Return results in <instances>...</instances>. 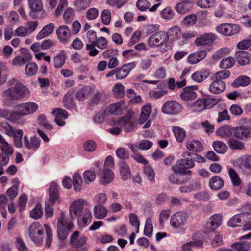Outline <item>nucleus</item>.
Masks as SVG:
<instances>
[{
  "label": "nucleus",
  "instance_id": "obj_1",
  "mask_svg": "<svg viewBox=\"0 0 251 251\" xmlns=\"http://www.w3.org/2000/svg\"><path fill=\"white\" fill-rule=\"evenodd\" d=\"M9 88L4 91L3 98L8 100H16L23 98L29 93V90L16 79L8 82Z\"/></svg>",
  "mask_w": 251,
  "mask_h": 251
},
{
  "label": "nucleus",
  "instance_id": "obj_2",
  "mask_svg": "<svg viewBox=\"0 0 251 251\" xmlns=\"http://www.w3.org/2000/svg\"><path fill=\"white\" fill-rule=\"evenodd\" d=\"M57 234L60 240L66 238L69 232L73 228V223L66 218L63 212H61L60 218L57 222Z\"/></svg>",
  "mask_w": 251,
  "mask_h": 251
},
{
  "label": "nucleus",
  "instance_id": "obj_3",
  "mask_svg": "<svg viewBox=\"0 0 251 251\" xmlns=\"http://www.w3.org/2000/svg\"><path fill=\"white\" fill-rule=\"evenodd\" d=\"M226 138L234 137L241 140L251 138V128L245 126L231 127L226 126Z\"/></svg>",
  "mask_w": 251,
  "mask_h": 251
},
{
  "label": "nucleus",
  "instance_id": "obj_4",
  "mask_svg": "<svg viewBox=\"0 0 251 251\" xmlns=\"http://www.w3.org/2000/svg\"><path fill=\"white\" fill-rule=\"evenodd\" d=\"M195 163L191 158L181 159L176 161L175 166L172 167L173 171L176 174L191 175L192 172L187 169L192 168Z\"/></svg>",
  "mask_w": 251,
  "mask_h": 251
},
{
  "label": "nucleus",
  "instance_id": "obj_5",
  "mask_svg": "<svg viewBox=\"0 0 251 251\" xmlns=\"http://www.w3.org/2000/svg\"><path fill=\"white\" fill-rule=\"evenodd\" d=\"M133 112L129 111L118 120V124L123 127L126 132H131L134 130L137 125L136 119L133 118Z\"/></svg>",
  "mask_w": 251,
  "mask_h": 251
},
{
  "label": "nucleus",
  "instance_id": "obj_6",
  "mask_svg": "<svg viewBox=\"0 0 251 251\" xmlns=\"http://www.w3.org/2000/svg\"><path fill=\"white\" fill-rule=\"evenodd\" d=\"M28 234L31 240L36 244L43 242L44 229L38 222H34L30 226Z\"/></svg>",
  "mask_w": 251,
  "mask_h": 251
},
{
  "label": "nucleus",
  "instance_id": "obj_7",
  "mask_svg": "<svg viewBox=\"0 0 251 251\" xmlns=\"http://www.w3.org/2000/svg\"><path fill=\"white\" fill-rule=\"evenodd\" d=\"M169 39L168 33L159 31L151 35L148 39V45L152 48L158 47L166 44Z\"/></svg>",
  "mask_w": 251,
  "mask_h": 251
},
{
  "label": "nucleus",
  "instance_id": "obj_8",
  "mask_svg": "<svg viewBox=\"0 0 251 251\" xmlns=\"http://www.w3.org/2000/svg\"><path fill=\"white\" fill-rule=\"evenodd\" d=\"M188 216L186 212L178 211L174 214L170 218V224L174 228H181L186 224Z\"/></svg>",
  "mask_w": 251,
  "mask_h": 251
},
{
  "label": "nucleus",
  "instance_id": "obj_9",
  "mask_svg": "<svg viewBox=\"0 0 251 251\" xmlns=\"http://www.w3.org/2000/svg\"><path fill=\"white\" fill-rule=\"evenodd\" d=\"M183 109L182 105L175 101L165 102L161 108L162 112L166 114L176 115L180 113Z\"/></svg>",
  "mask_w": 251,
  "mask_h": 251
},
{
  "label": "nucleus",
  "instance_id": "obj_10",
  "mask_svg": "<svg viewBox=\"0 0 251 251\" xmlns=\"http://www.w3.org/2000/svg\"><path fill=\"white\" fill-rule=\"evenodd\" d=\"M216 30L223 35L232 36L239 33L240 28L238 25L235 24L224 23L219 25L216 27Z\"/></svg>",
  "mask_w": 251,
  "mask_h": 251
},
{
  "label": "nucleus",
  "instance_id": "obj_11",
  "mask_svg": "<svg viewBox=\"0 0 251 251\" xmlns=\"http://www.w3.org/2000/svg\"><path fill=\"white\" fill-rule=\"evenodd\" d=\"M135 66L136 64L134 62L125 64L119 69L111 71V76L115 75L117 79H124L128 75L131 70L135 67Z\"/></svg>",
  "mask_w": 251,
  "mask_h": 251
},
{
  "label": "nucleus",
  "instance_id": "obj_12",
  "mask_svg": "<svg viewBox=\"0 0 251 251\" xmlns=\"http://www.w3.org/2000/svg\"><path fill=\"white\" fill-rule=\"evenodd\" d=\"M85 201L82 199H78L74 201L69 207V214L72 219H75L80 214L84 208Z\"/></svg>",
  "mask_w": 251,
  "mask_h": 251
},
{
  "label": "nucleus",
  "instance_id": "obj_13",
  "mask_svg": "<svg viewBox=\"0 0 251 251\" xmlns=\"http://www.w3.org/2000/svg\"><path fill=\"white\" fill-rule=\"evenodd\" d=\"M100 182L103 185H106L110 182V156L106 157L103 169L99 173Z\"/></svg>",
  "mask_w": 251,
  "mask_h": 251
},
{
  "label": "nucleus",
  "instance_id": "obj_14",
  "mask_svg": "<svg viewBox=\"0 0 251 251\" xmlns=\"http://www.w3.org/2000/svg\"><path fill=\"white\" fill-rule=\"evenodd\" d=\"M38 105L34 102H30L18 105L16 108L20 110L19 114L24 116L35 112L38 109Z\"/></svg>",
  "mask_w": 251,
  "mask_h": 251
},
{
  "label": "nucleus",
  "instance_id": "obj_15",
  "mask_svg": "<svg viewBox=\"0 0 251 251\" xmlns=\"http://www.w3.org/2000/svg\"><path fill=\"white\" fill-rule=\"evenodd\" d=\"M216 37L212 33H207L197 38L195 40V44L197 46H211L213 44Z\"/></svg>",
  "mask_w": 251,
  "mask_h": 251
},
{
  "label": "nucleus",
  "instance_id": "obj_16",
  "mask_svg": "<svg viewBox=\"0 0 251 251\" xmlns=\"http://www.w3.org/2000/svg\"><path fill=\"white\" fill-rule=\"evenodd\" d=\"M121 179L126 181L131 177V172L129 166L123 160H120L118 163Z\"/></svg>",
  "mask_w": 251,
  "mask_h": 251
},
{
  "label": "nucleus",
  "instance_id": "obj_17",
  "mask_svg": "<svg viewBox=\"0 0 251 251\" xmlns=\"http://www.w3.org/2000/svg\"><path fill=\"white\" fill-rule=\"evenodd\" d=\"M213 82L209 86V91L214 94H219L224 91L226 89V83L223 81L219 80L211 77Z\"/></svg>",
  "mask_w": 251,
  "mask_h": 251
},
{
  "label": "nucleus",
  "instance_id": "obj_18",
  "mask_svg": "<svg viewBox=\"0 0 251 251\" xmlns=\"http://www.w3.org/2000/svg\"><path fill=\"white\" fill-rule=\"evenodd\" d=\"M28 4L30 8V16L33 18H41L43 16L36 15L35 13L43 10L42 0H28Z\"/></svg>",
  "mask_w": 251,
  "mask_h": 251
},
{
  "label": "nucleus",
  "instance_id": "obj_19",
  "mask_svg": "<svg viewBox=\"0 0 251 251\" xmlns=\"http://www.w3.org/2000/svg\"><path fill=\"white\" fill-rule=\"evenodd\" d=\"M56 34L60 42L65 43L70 39L71 33L67 26L61 25L56 30Z\"/></svg>",
  "mask_w": 251,
  "mask_h": 251
},
{
  "label": "nucleus",
  "instance_id": "obj_20",
  "mask_svg": "<svg viewBox=\"0 0 251 251\" xmlns=\"http://www.w3.org/2000/svg\"><path fill=\"white\" fill-rule=\"evenodd\" d=\"M40 142L41 140L36 136L31 137L30 140L26 135L24 137V146L28 150H37L40 146Z\"/></svg>",
  "mask_w": 251,
  "mask_h": 251
},
{
  "label": "nucleus",
  "instance_id": "obj_21",
  "mask_svg": "<svg viewBox=\"0 0 251 251\" xmlns=\"http://www.w3.org/2000/svg\"><path fill=\"white\" fill-rule=\"evenodd\" d=\"M92 214L89 209H86L83 214L79 216L77 223L79 228H83L87 226L92 221Z\"/></svg>",
  "mask_w": 251,
  "mask_h": 251
},
{
  "label": "nucleus",
  "instance_id": "obj_22",
  "mask_svg": "<svg viewBox=\"0 0 251 251\" xmlns=\"http://www.w3.org/2000/svg\"><path fill=\"white\" fill-rule=\"evenodd\" d=\"M207 55L205 50H201L190 54L187 58V61L190 64H196L203 60Z\"/></svg>",
  "mask_w": 251,
  "mask_h": 251
},
{
  "label": "nucleus",
  "instance_id": "obj_23",
  "mask_svg": "<svg viewBox=\"0 0 251 251\" xmlns=\"http://www.w3.org/2000/svg\"><path fill=\"white\" fill-rule=\"evenodd\" d=\"M196 89L197 87L195 86L185 87L180 95L181 98L185 101H189L195 99L197 97V94L194 90Z\"/></svg>",
  "mask_w": 251,
  "mask_h": 251
},
{
  "label": "nucleus",
  "instance_id": "obj_24",
  "mask_svg": "<svg viewBox=\"0 0 251 251\" xmlns=\"http://www.w3.org/2000/svg\"><path fill=\"white\" fill-rule=\"evenodd\" d=\"M59 194L58 190V186L52 182L50 184L49 189V199L48 202L51 205H53L59 200Z\"/></svg>",
  "mask_w": 251,
  "mask_h": 251
},
{
  "label": "nucleus",
  "instance_id": "obj_25",
  "mask_svg": "<svg viewBox=\"0 0 251 251\" xmlns=\"http://www.w3.org/2000/svg\"><path fill=\"white\" fill-rule=\"evenodd\" d=\"M222 215L221 214H214L210 218V222L207 224V228L210 231H213L221 224Z\"/></svg>",
  "mask_w": 251,
  "mask_h": 251
},
{
  "label": "nucleus",
  "instance_id": "obj_26",
  "mask_svg": "<svg viewBox=\"0 0 251 251\" xmlns=\"http://www.w3.org/2000/svg\"><path fill=\"white\" fill-rule=\"evenodd\" d=\"M54 28L55 26L53 23H50L46 25L37 35L36 37V39L40 40L47 37L53 32Z\"/></svg>",
  "mask_w": 251,
  "mask_h": 251
},
{
  "label": "nucleus",
  "instance_id": "obj_27",
  "mask_svg": "<svg viewBox=\"0 0 251 251\" xmlns=\"http://www.w3.org/2000/svg\"><path fill=\"white\" fill-rule=\"evenodd\" d=\"M186 147L189 151L196 152H201L203 149V144L196 140L187 141L186 143Z\"/></svg>",
  "mask_w": 251,
  "mask_h": 251
},
{
  "label": "nucleus",
  "instance_id": "obj_28",
  "mask_svg": "<svg viewBox=\"0 0 251 251\" xmlns=\"http://www.w3.org/2000/svg\"><path fill=\"white\" fill-rule=\"evenodd\" d=\"M210 75V72L207 69L198 71L191 75V78L196 82H201L207 78Z\"/></svg>",
  "mask_w": 251,
  "mask_h": 251
},
{
  "label": "nucleus",
  "instance_id": "obj_29",
  "mask_svg": "<svg viewBox=\"0 0 251 251\" xmlns=\"http://www.w3.org/2000/svg\"><path fill=\"white\" fill-rule=\"evenodd\" d=\"M192 2L189 1L181 0L175 7L176 10L180 14H184L189 11L192 8Z\"/></svg>",
  "mask_w": 251,
  "mask_h": 251
},
{
  "label": "nucleus",
  "instance_id": "obj_30",
  "mask_svg": "<svg viewBox=\"0 0 251 251\" xmlns=\"http://www.w3.org/2000/svg\"><path fill=\"white\" fill-rule=\"evenodd\" d=\"M235 58L237 62L241 65L244 66L250 62V55L247 52L239 51L236 53Z\"/></svg>",
  "mask_w": 251,
  "mask_h": 251
},
{
  "label": "nucleus",
  "instance_id": "obj_31",
  "mask_svg": "<svg viewBox=\"0 0 251 251\" xmlns=\"http://www.w3.org/2000/svg\"><path fill=\"white\" fill-rule=\"evenodd\" d=\"M66 53L64 50H61L53 58L54 67L58 69L62 67L66 62Z\"/></svg>",
  "mask_w": 251,
  "mask_h": 251
},
{
  "label": "nucleus",
  "instance_id": "obj_32",
  "mask_svg": "<svg viewBox=\"0 0 251 251\" xmlns=\"http://www.w3.org/2000/svg\"><path fill=\"white\" fill-rule=\"evenodd\" d=\"M73 91H68L64 96L63 103L64 106L68 109H73L76 107V104L73 100Z\"/></svg>",
  "mask_w": 251,
  "mask_h": 251
},
{
  "label": "nucleus",
  "instance_id": "obj_33",
  "mask_svg": "<svg viewBox=\"0 0 251 251\" xmlns=\"http://www.w3.org/2000/svg\"><path fill=\"white\" fill-rule=\"evenodd\" d=\"M0 144H1V150L3 153V154L9 156L13 154L14 150L12 146L8 144L1 134H0Z\"/></svg>",
  "mask_w": 251,
  "mask_h": 251
},
{
  "label": "nucleus",
  "instance_id": "obj_34",
  "mask_svg": "<svg viewBox=\"0 0 251 251\" xmlns=\"http://www.w3.org/2000/svg\"><path fill=\"white\" fill-rule=\"evenodd\" d=\"M224 184L223 179L218 176H214L211 177L209 182V185L211 189L218 190L221 189Z\"/></svg>",
  "mask_w": 251,
  "mask_h": 251
},
{
  "label": "nucleus",
  "instance_id": "obj_35",
  "mask_svg": "<svg viewBox=\"0 0 251 251\" xmlns=\"http://www.w3.org/2000/svg\"><path fill=\"white\" fill-rule=\"evenodd\" d=\"M151 111V106L150 104H147L144 105L141 110L139 123L141 124L145 123L149 117Z\"/></svg>",
  "mask_w": 251,
  "mask_h": 251
},
{
  "label": "nucleus",
  "instance_id": "obj_36",
  "mask_svg": "<svg viewBox=\"0 0 251 251\" xmlns=\"http://www.w3.org/2000/svg\"><path fill=\"white\" fill-rule=\"evenodd\" d=\"M205 105L204 99H198L189 105V108L193 112H201L206 109Z\"/></svg>",
  "mask_w": 251,
  "mask_h": 251
},
{
  "label": "nucleus",
  "instance_id": "obj_37",
  "mask_svg": "<svg viewBox=\"0 0 251 251\" xmlns=\"http://www.w3.org/2000/svg\"><path fill=\"white\" fill-rule=\"evenodd\" d=\"M93 210L94 217L98 219H101L105 217L108 212L107 209L100 204L95 206Z\"/></svg>",
  "mask_w": 251,
  "mask_h": 251
},
{
  "label": "nucleus",
  "instance_id": "obj_38",
  "mask_svg": "<svg viewBox=\"0 0 251 251\" xmlns=\"http://www.w3.org/2000/svg\"><path fill=\"white\" fill-rule=\"evenodd\" d=\"M251 79L246 76L242 75L236 78L231 85L235 88H237L240 86H247L251 82Z\"/></svg>",
  "mask_w": 251,
  "mask_h": 251
},
{
  "label": "nucleus",
  "instance_id": "obj_39",
  "mask_svg": "<svg viewBox=\"0 0 251 251\" xmlns=\"http://www.w3.org/2000/svg\"><path fill=\"white\" fill-rule=\"evenodd\" d=\"M246 216L245 213L237 214L231 218L228 222L230 227H236L240 226L242 224V219Z\"/></svg>",
  "mask_w": 251,
  "mask_h": 251
},
{
  "label": "nucleus",
  "instance_id": "obj_40",
  "mask_svg": "<svg viewBox=\"0 0 251 251\" xmlns=\"http://www.w3.org/2000/svg\"><path fill=\"white\" fill-rule=\"evenodd\" d=\"M32 58V55L30 53L25 54L24 56H16L12 60V64L16 66L22 65Z\"/></svg>",
  "mask_w": 251,
  "mask_h": 251
},
{
  "label": "nucleus",
  "instance_id": "obj_41",
  "mask_svg": "<svg viewBox=\"0 0 251 251\" xmlns=\"http://www.w3.org/2000/svg\"><path fill=\"white\" fill-rule=\"evenodd\" d=\"M240 168L242 170L250 169L251 168V155H245L238 161Z\"/></svg>",
  "mask_w": 251,
  "mask_h": 251
},
{
  "label": "nucleus",
  "instance_id": "obj_42",
  "mask_svg": "<svg viewBox=\"0 0 251 251\" xmlns=\"http://www.w3.org/2000/svg\"><path fill=\"white\" fill-rule=\"evenodd\" d=\"M212 147L214 151L219 154L225 153L227 150V146L225 143L221 141H216L213 142Z\"/></svg>",
  "mask_w": 251,
  "mask_h": 251
},
{
  "label": "nucleus",
  "instance_id": "obj_43",
  "mask_svg": "<svg viewBox=\"0 0 251 251\" xmlns=\"http://www.w3.org/2000/svg\"><path fill=\"white\" fill-rule=\"evenodd\" d=\"M172 130L175 136L176 140L180 143L182 142L186 137V132L182 128L178 126H175L172 128Z\"/></svg>",
  "mask_w": 251,
  "mask_h": 251
},
{
  "label": "nucleus",
  "instance_id": "obj_44",
  "mask_svg": "<svg viewBox=\"0 0 251 251\" xmlns=\"http://www.w3.org/2000/svg\"><path fill=\"white\" fill-rule=\"evenodd\" d=\"M24 132L21 129L16 130V133L12 137L14 139V145L15 147L21 148L23 147L22 137Z\"/></svg>",
  "mask_w": 251,
  "mask_h": 251
},
{
  "label": "nucleus",
  "instance_id": "obj_45",
  "mask_svg": "<svg viewBox=\"0 0 251 251\" xmlns=\"http://www.w3.org/2000/svg\"><path fill=\"white\" fill-rule=\"evenodd\" d=\"M113 95L116 98H122L125 93V88L121 83H117L112 89Z\"/></svg>",
  "mask_w": 251,
  "mask_h": 251
},
{
  "label": "nucleus",
  "instance_id": "obj_46",
  "mask_svg": "<svg viewBox=\"0 0 251 251\" xmlns=\"http://www.w3.org/2000/svg\"><path fill=\"white\" fill-rule=\"evenodd\" d=\"M74 189L75 191H79L81 189L82 179L81 176L78 173H75L73 176Z\"/></svg>",
  "mask_w": 251,
  "mask_h": 251
},
{
  "label": "nucleus",
  "instance_id": "obj_47",
  "mask_svg": "<svg viewBox=\"0 0 251 251\" xmlns=\"http://www.w3.org/2000/svg\"><path fill=\"white\" fill-rule=\"evenodd\" d=\"M125 103L124 101H121L111 104V114L120 115L122 114L123 109V105Z\"/></svg>",
  "mask_w": 251,
  "mask_h": 251
},
{
  "label": "nucleus",
  "instance_id": "obj_48",
  "mask_svg": "<svg viewBox=\"0 0 251 251\" xmlns=\"http://www.w3.org/2000/svg\"><path fill=\"white\" fill-rule=\"evenodd\" d=\"M83 176L84 183L89 184L95 180L96 173L92 171L87 170L84 172Z\"/></svg>",
  "mask_w": 251,
  "mask_h": 251
},
{
  "label": "nucleus",
  "instance_id": "obj_49",
  "mask_svg": "<svg viewBox=\"0 0 251 251\" xmlns=\"http://www.w3.org/2000/svg\"><path fill=\"white\" fill-rule=\"evenodd\" d=\"M251 246L249 242H236L232 244L231 247L236 249L238 251H248Z\"/></svg>",
  "mask_w": 251,
  "mask_h": 251
},
{
  "label": "nucleus",
  "instance_id": "obj_50",
  "mask_svg": "<svg viewBox=\"0 0 251 251\" xmlns=\"http://www.w3.org/2000/svg\"><path fill=\"white\" fill-rule=\"evenodd\" d=\"M25 70L27 75L30 76H33L36 74L38 70V66L34 62L29 63L26 64Z\"/></svg>",
  "mask_w": 251,
  "mask_h": 251
},
{
  "label": "nucleus",
  "instance_id": "obj_51",
  "mask_svg": "<svg viewBox=\"0 0 251 251\" xmlns=\"http://www.w3.org/2000/svg\"><path fill=\"white\" fill-rule=\"evenodd\" d=\"M189 180V177L184 178L182 177V176H180V178H178L176 174L170 175L169 176V181L175 184H181L187 182Z\"/></svg>",
  "mask_w": 251,
  "mask_h": 251
},
{
  "label": "nucleus",
  "instance_id": "obj_52",
  "mask_svg": "<svg viewBox=\"0 0 251 251\" xmlns=\"http://www.w3.org/2000/svg\"><path fill=\"white\" fill-rule=\"evenodd\" d=\"M231 73L229 71L225 69L216 72L212 77L215 78V79L223 81V79H225L229 77Z\"/></svg>",
  "mask_w": 251,
  "mask_h": 251
},
{
  "label": "nucleus",
  "instance_id": "obj_53",
  "mask_svg": "<svg viewBox=\"0 0 251 251\" xmlns=\"http://www.w3.org/2000/svg\"><path fill=\"white\" fill-rule=\"evenodd\" d=\"M1 130L9 137H12L16 133V130L13 129L12 126L7 123L1 124Z\"/></svg>",
  "mask_w": 251,
  "mask_h": 251
},
{
  "label": "nucleus",
  "instance_id": "obj_54",
  "mask_svg": "<svg viewBox=\"0 0 251 251\" xmlns=\"http://www.w3.org/2000/svg\"><path fill=\"white\" fill-rule=\"evenodd\" d=\"M90 90L87 87H83L80 89L76 94V98L79 101H84L87 97Z\"/></svg>",
  "mask_w": 251,
  "mask_h": 251
},
{
  "label": "nucleus",
  "instance_id": "obj_55",
  "mask_svg": "<svg viewBox=\"0 0 251 251\" xmlns=\"http://www.w3.org/2000/svg\"><path fill=\"white\" fill-rule=\"evenodd\" d=\"M30 217L34 219L40 218L43 215V209L42 206L40 204H37L31 211L30 214Z\"/></svg>",
  "mask_w": 251,
  "mask_h": 251
},
{
  "label": "nucleus",
  "instance_id": "obj_56",
  "mask_svg": "<svg viewBox=\"0 0 251 251\" xmlns=\"http://www.w3.org/2000/svg\"><path fill=\"white\" fill-rule=\"evenodd\" d=\"M116 153L117 156L120 159V160H126L129 158V153L128 151L124 148H119L116 151Z\"/></svg>",
  "mask_w": 251,
  "mask_h": 251
},
{
  "label": "nucleus",
  "instance_id": "obj_57",
  "mask_svg": "<svg viewBox=\"0 0 251 251\" xmlns=\"http://www.w3.org/2000/svg\"><path fill=\"white\" fill-rule=\"evenodd\" d=\"M235 63V60L232 57L223 59L220 63V67L222 69H227L232 67Z\"/></svg>",
  "mask_w": 251,
  "mask_h": 251
},
{
  "label": "nucleus",
  "instance_id": "obj_58",
  "mask_svg": "<svg viewBox=\"0 0 251 251\" xmlns=\"http://www.w3.org/2000/svg\"><path fill=\"white\" fill-rule=\"evenodd\" d=\"M51 113L54 116L57 118L66 119L68 117L67 112L65 110L60 108L53 109Z\"/></svg>",
  "mask_w": 251,
  "mask_h": 251
},
{
  "label": "nucleus",
  "instance_id": "obj_59",
  "mask_svg": "<svg viewBox=\"0 0 251 251\" xmlns=\"http://www.w3.org/2000/svg\"><path fill=\"white\" fill-rule=\"evenodd\" d=\"M229 175L234 186H238L241 183V180L236 172L232 168L229 169Z\"/></svg>",
  "mask_w": 251,
  "mask_h": 251
},
{
  "label": "nucleus",
  "instance_id": "obj_60",
  "mask_svg": "<svg viewBox=\"0 0 251 251\" xmlns=\"http://www.w3.org/2000/svg\"><path fill=\"white\" fill-rule=\"evenodd\" d=\"M144 173L150 181H154L155 173L150 166L147 165L144 167Z\"/></svg>",
  "mask_w": 251,
  "mask_h": 251
},
{
  "label": "nucleus",
  "instance_id": "obj_61",
  "mask_svg": "<svg viewBox=\"0 0 251 251\" xmlns=\"http://www.w3.org/2000/svg\"><path fill=\"white\" fill-rule=\"evenodd\" d=\"M175 15L174 10L170 7L164 8L161 12V17L166 20H171L173 18Z\"/></svg>",
  "mask_w": 251,
  "mask_h": 251
},
{
  "label": "nucleus",
  "instance_id": "obj_62",
  "mask_svg": "<svg viewBox=\"0 0 251 251\" xmlns=\"http://www.w3.org/2000/svg\"><path fill=\"white\" fill-rule=\"evenodd\" d=\"M229 147L233 150H242L244 148L243 143L234 139H230L228 141Z\"/></svg>",
  "mask_w": 251,
  "mask_h": 251
},
{
  "label": "nucleus",
  "instance_id": "obj_63",
  "mask_svg": "<svg viewBox=\"0 0 251 251\" xmlns=\"http://www.w3.org/2000/svg\"><path fill=\"white\" fill-rule=\"evenodd\" d=\"M215 0H197V5L201 8H208L212 7Z\"/></svg>",
  "mask_w": 251,
  "mask_h": 251
},
{
  "label": "nucleus",
  "instance_id": "obj_64",
  "mask_svg": "<svg viewBox=\"0 0 251 251\" xmlns=\"http://www.w3.org/2000/svg\"><path fill=\"white\" fill-rule=\"evenodd\" d=\"M152 230L153 226L151 220V218H148L146 220L144 228V234L148 237H151L152 235Z\"/></svg>",
  "mask_w": 251,
  "mask_h": 251
}]
</instances>
